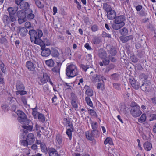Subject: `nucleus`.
Masks as SVG:
<instances>
[{"label": "nucleus", "instance_id": "obj_64", "mask_svg": "<svg viewBox=\"0 0 156 156\" xmlns=\"http://www.w3.org/2000/svg\"><path fill=\"white\" fill-rule=\"evenodd\" d=\"M44 42L45 44L47 46L50 45L51 44L50 41L48 39H45L44 40Z\"/></svg>", "mask_w": 156, "mask_h": 156}, {"label": "nucleus", "instance_id": "obj_52", "mask_svg": "<svg viewBox=\"0 0 156 156\" xmlns=\"http://www.w3.org/2000/svg\"><path fill=\"white\" fill-rule=\"evenodd\" d=\"M71 104L74 108L76 109L78 108V105L76 101L71 100Z\"/></svg>", "mask_w": 156, "mask_h": 156}, {"label": "nucleus", "instance_id": "obj_42", "mask_svg": "<svg viewBox=\"0 0 156 156\" xmlns=\"http://www.w3.org/2000/svg\"><path fill=\"white\" fill-rule=\"evenodd\" d=\"M0 66L2 72L3 73H5L6 72V68L2 61L0 62Z\"/></svg>", "mask_w": 156, "mask_h": 156}, {"label": "nucleus", "instance_id": "obj_21", "mask_svg": "<svg viewBox=\"0 0 156 156\" xmlns=\"http://www.w3.org/2000/svg\"><path fill=\"white\" fill-rule=\"evenodd\" d=\"M133 38V35H130L126 37H120V39L122 42L124 43L126 42L129 40H132Z\"/></svg>", "mask_w": 156, "mask_h": 156}, {"label": "nucleus", "instance_id": "obj_9", "mask_svg": "<svg viewBox=\"0 0 156 156\" xmlns=\"http://www.w3.org/2000/svg\"><path fill=\"white\" fill-rule=\"evenodd\" d=\"M41 49L42 52L41 55L43 57H47L51 54V52L50 50L47 48L41 47Z\"/></svg>", "mask_w": 156, "mask_h": 156}, {"label": "nucleus", "instance_id": "obj_27", "mask_svg": "<svg viewBox=\"0 0 156 156\" xmlns=\"http://www.w3.org/2000/svg\"><path fill=\"white\" fill-rule=\"evenodd\" d=\"M98 55L101 59L105 58L107 57V54L106 52L102 50L99 51Z\"/></svg>", "mask_w": 156, "mask_h": 156}, {"label": "nucleus", "instance_id": "obj_25", "mask_svg": "<svg viewBox=\"0 0 156 156\" xmlns=\"http://www.w3.org/2000/svg\"><path fill=\"white\" fill-rule=\"evenodd\" d=\"M101 42V39L100 37L97 36L94 37L92 40V43L93 44L97 45Z\"/></svg>", "mask_w": 156, "mask_h": 156}, {"label": "nucleus", "instance_id": "obj_5", "mask_svg": "<svg viewBox=\"0 0 156 156\" xmlns=\"http://www.w3.org/2000/svg\"><path fill=\"white\" fill-rule=\"evenodd\" d=\"M17 114L18 116L17 119L19 122L21 124H29L30 120L27 119V117L25 113L21 110H18Z\"/></svg>", "mask_w": 156, "mask_h": 156}, {"label": "nucleus", "instance_id": "obj_11", "mask_svg": "<svg viewBox=\"0 0 156 156\" xmlns=\"http://www.w3.org/2000/svg\"><path fill=\"white\" fill-rule=\"evenodd\" d=\"M38 33V36L36 38H34V40L33 41V42L34 43L36 44L40 45L41 42L43 41H42L40 39L43 35V33L41 30H39Z\"/></svg>", "mask_w": 156, "mask_h": 156}, {"label": "nucleus", "instance_id": "obj_40", "mask_svg": "<svg viewBox=\"0 0 156 156\" xmlns=\"http://www.w3.org/2000/svg\"><path fill=\"white\" fill-rule=\"evenodd\" d=\"M56 140L59 145H61L62 144V137L60 135L58 134L56 136Z\"/></svg>", "mask_w": 156, "mask_h": 156}, {"label": "nucleus", "instance_id": "obj_43", "mask_svg": "<svg viewBox=\"0 0 156 156\" xmlns=\"http://www.w3.org/2000/svg\"><path fill=\"white\" fill-rule=\"evenodd\" d=\"M115 67V65L113 64H110L106 68V72L108 73L110 70L112 69H113Z\"/></svg>", "mask_w": 156, "mask_h": 156}, {"label": "nucleus", "instance_id": "obj_58", "mask_svg": "<svg viewBox=\"0 0 156 156\" xmlns=\"http://www.w3.org/2000/svg\"><path fill=\"white\" fill-rule=\"evenodd\" d=\"M139 15L141 16H145L147 15V13L143 10H141L139 12Z\"/></svg>", "mask_w": 156, "mask_h": 156}, {"label": "nucleus", "instance_id": "obj_15", "mask_svg": "<svg viewBox=\"0 0 156 156\" xmlns=\"http://www.w3.org/2000/svg\"><path fill=\"white\" fill-rule=\"evenodd\" d=\"M20 9L23 10H29L30 5L27 2L23 1L21 2L20 4Z\"/></svg>", "mask_w": 156, "mask_h": 156}, {"label": "nucleus", "instance_id": "obj_23", "mask_svg": "<svg viewBox=\"0 0 156 156\" xmlns=\"http://www.w3.org/2000/svg\"><path fill=\"white\" fill-rule=\"evenodd\" d=\"M27 12L23 10H19L16 12L18 18H26Z\"/></svg>", "mask_w": 156, "mask_h": 156}, {"label": "nucleus", "instance_id": "obj_36", "mask_svg": "<svg viewBox=\"0 0 156 156\" xmlns=\"http://www.w3.org/2000/svg\"><path fill=\"white\" fill-rule=\"evenodd\" d=\"M38 118L39 121L42 123H44L45 121V118L44 115L42 114H38Z\"/></svg>", "mask_w": 156, "mask_h": 156}, {"label": "nucleus", "instance_id": "obj_33", "mask_svg": "<svg viewBox=\"0 0 156 156\" xmlns=\"http://www.w3.org/2000/svg\"><path fill=\"white\" fill-rule=\"evenodd\" d=\"M40 147L42 151L44 153L47 152L48 148L45 144L43 143H40Z\"/></svg>", "mask_w": 156, "mask_h": 156}, {"label": "nucleus", "instance_id": "obj_39", "mask_svg": "<svg viewBox=\"0 0 156 156\" xmlns=\"http://www.w3.org/2000/svg\"><path fill=\"white\" fill-rule=\"evenodd\" d=\"M119 74L117 73H114L111 75V79L115 81H118L119 80Z\"/></svg>", "mask_w": 156, "mask_h": 156}, {"label": "nucleus", "instance_id": "obj_59", "mask_svg": "<svg viewBox=\"0 0 156 156\" xmlns=\"http://www.w3.org/2000/svg\"><path fill=\"white\" fill-rule=\"evenodd\" d=\"M98 29V26L95 24L93 25L91 27V30L93 32H96Z\"/></svg>", "mask_w": 156, "mask_h": 156}, {"label": "nucleus", "instance_id": "obj_2", "mask_svg": "<svg viewBox=\"0 0 156 156\" xmlns=\"http://www.w3.org/2000/svg\"><path fill=\"white\" fill-rule=\"evenodd\" d=\"M66 73L69 78H73L78 74L77 68L76 65L72 63L68 64L66 65Z\"/></svg>", "mask_w": 156, "mask_h": 156}, {"label": "nucleus", "instance_id": "obj_38", "mask_svg": "<svg viewBox=\"0 0 156 156\" xmlns=\"http://www.w3.org/2000/svg\"><path fill=\"white\" fill-rule=\"evenodd\" d=\"M85 100L87 103L88 105L91 107L93 106V103L89 97L88 96L86 97L85 98Z\"/></svg>", "mask_w": 156, "mask_h": 156}, {"label": "nucleus", "instance_id": "obj_32", "mask_svg": "<svg viewBox=\"0 0 156 156\" xmlns=\"http://www.w3.org/2000/svg\"><path fill=\"white\" fill-rule=\"evenodd\" d=\"M16 88L18 91L20 90H24L25 88L23 84L22 83L20 82L17 83Z\"/></svg>", "mask_w": 156, "mask_h": 156}, {"label": "nucleus", "instance_id": "obj_48", "mask_svg": "<svg viewBox=\"0 0 156 156\" xmlns=\"http://www.w3.org/2000/svg\"><path fill=\"white\" fill-rule=\"evenodd\" d=\"M112 85L114 88L118 90H121V84H120L113 83Z\"/></svg>", "mask_w": 156, "mask_h": 156}, {"label": "nucleus", "instance_id": "obj_61", "mask_svg": "<svg viewBox=\"0 0 156 156\" xmlns=\"http://www.w3.org/2000/svg\"><path fill=\"white\" fill-rule=\"evenodd\" d=\"M52 103L55 105H56L57 104V102L58 101L57 100V97L56 95L54 96L52 98Z\"/></svg>", "mask_w": 156, "mask_h": 156}, {"label": "nucleus", "instance_id": "obj_28", "mask_svg": "<svg viewBox=\"0 0 156 156\" xmlns=\"http://www.w3.org/2000/svg\"><path fill=\"white\" fill-rule=\"evenodd\" d=\"M51 54V55L55 58H57L58 57L59 55V53L57 50L56 49H52Z\"/></svg>", "mask_w": 156, "mask_h": 156}, {"label": "nucleus", "instance_id": "obj_57", "mask_svg": "<svg viewBox=\"0 0 156 156\" xmlns=\"http://www.w3.org/2000/svg\"><path fill=\"white\" fill-rule=\"evenodd\" d=\"M16 92L17 95L20 94L21 95H25L27 93L26 91L23 90L17 91H16Z\"/></svg>", "mask_w": 156, "mask_h": 156}, {"label": "nucleus", "instance_id": "obj_29", "mask_svg": "<svg viewBox=\"0 0 156 156\" xmlns=\"http://www.w3.org/2000/svg\"><path fill=\"white\" fill-rule=\"evenodd\" d=\"M7 100L9 104H15L16 102V99L12 97H8Z\"/></svg>", "mask_w": 156, "mask_h": 156}, {"label": "nucleus", "instance_id": "obj_50", "mask_svg": "<svg viewBox=\"0 0 156 156\" xmlns=\"http://www.w3.org/2000/svg\"><path fill=\"white\" fill-rule=\"evenodd\" d=\"M105 144H107L109 143L110 144H112V140L111 138L109 137L107 138L104 142Z\"/></svg>", "mask_w": 156, "mask_h": 156}, {"label": "nucleus", "instance_id": "obj_62", "mask_svg": "<svg viewBox=\"0 0 156 156\" xmlns=\"http://www.w3.org/2000/svg\"><path fill=\"white\" fill-rule=\"evenodd\" d=\"M26 20V18H18V22L20 24H22Z\"/></svg>", "mask_w": 156, "mask_h": 156}, {"label": "nucleus", "instance_id": "obj_54", "mask_svg": "<svg viewBox=\"0 0 156 156\" xmlns=\"http://www.w3.org/2000/svg\"><path fill=\"white\" fill-rule=\"evenodd\" d=\"M102 59H103L102 61L104 65H107L109 64L110 60L109 59H108L107 57L105 58H103Z\"/></svg>", "mask_w": 156, "mask_h": 156}, {"label": "nucleus", "instance_id": "obj_45", "mask_svg": "<svg viewBox=\"0 0 156 156\" xmlns=\"http://www.w3.org/2000/svg\"><path fill=\"white\" fill-rule=\"evenodd\" d=\"M147 88H148V86L147 83H143L140 86L141 89L143 91H146Z\"/></svg>", "mask_w": 156, "mask_h": 156}, {"label": "nucleus", "instance_id": "obj_20", "mask_svg": "<svg viewBox=\"0 0 156 156\" xmlns=\"http://www.w3.org/2000/svg\"><path fill=\"white\" fill-rule=\"evenodd\" d=\"M19 34L22 37L25 36L27 34L28 30L25 27H21L18 30Z\"/></svg>", "mask_w": 156, "mask_h": 156}, {"label": "nucleus", "instance_id": "obj_31", "mask_svg": "<svg viewBox=\"0 0 156 156\" xmlns=\"http://www.w3.org/2000/svg\"><path fill=\"white\" fill-rule=\"evenodd\" d=\"M45 63L48 66L50 67H53L55 63L54 61L52 59L46 60Z\"/></svg>", "mask_w": 156, "mask_h": 156}, {"label": "nucleus", "instance_id": "obj_4", "mask_svg": "<svg viewBox=\"0 0 156 156\" xmlns=\"http://www.w3.org/2000/svg\"><path fill=\"white\" fill-rule=\"evenodd\" d=\"M130 106L131 107L130 113L132 116L136 118L139 116L141 114L142 112L140 110V108L136 103L132 102Z\"/></svg>", "mask_w": 156, "mask_h": 156}, {"label": "nucleus", "instance_id": "obj_49", "mask_svg": "<svg viewBox=\"0 0 156 156\" xmlns=\"http://www.w3.org/2000/svg\"><path fill=\"white\" fill-rule=\"evenodd\" d=\"M71 128H69L67 129L66 133V134L69 137L70 140L72 138V131L71 129Z\"/></svg>", "mask_w": 156, "mask_h": 156}, {"label": "nucleus", "instance_id": "obj_47", "mask_svg": "<svg viewBox=\"0 0 156 156\" xmlns=\"http://www.w3.org/2000/svg\"><path fill=\"white\" fill-rule=\"evenodd\" d=\"M154 114H151L150 115V118L149 119L150 121L156 120V112H154Z\"/></svg>", "mask_w": 156, "mask_h": 156}, {"label": "nucleus", "instance_id": "obj_7", "mask_svg": "<svg viewBox=\"0 0 156 156\" xmlns=\"http://www.w3.org/2000/svg\"><path fill=\"white\" fill-rule=\"evenodd\" d=\"M17 6L13 7H9L7 8V11L9 12V15L11 16L16 18L15 14L17 12L19 9V7Z\"/></svg>", "mask_w": 156, "mask_h": 156}, {"label": "nucleus", "instance_id": "obj_34", "mask_svg": "<svg viewBox=\"0 0 156 156\" xmlns=\"http://www.w3.org/2000/svg\"><path fill=\"white\" fill-rule=\"evenodd\" d=\"M146 120V116L145 114H142L140 117L138 121L140 123H143L145 122Z\"/></svg>", "mask_w": 156, "mask_h": 156}, {"label": "nucleus", "instance_id": "obj_56", "mask_svg": "<svg viewBox=\"0 0 156 156\" xmlns=\"http://www.w3.org/2000/svg\"><path fill=\"white\" fill-rule=\"evenodd\" d=\"M102 35L104 37L111 38V36L110 34L107 33L105 32H102Z\"/></svg>", "mask_w": 156, "mask_h": 156}, {"label": "nucleus", "instance_id": "obj_30", "mask_svg": "<svg viewBox=\"0 0 156 156\" xmlns=\"http://www.w3.org/2000/svg\"><path fill=\"white\" fill-rule=\"evenodd\" d=\"M28 11L29 12H27L28 14L27 18L28 20H32L34 18V15L32 13L33 11L31 9H29Z\"/></svg>", "mask_w": 156, "mask_h": 156}, {"label": "nucleus", "instance_id": "obj_44", "mask_svg": "<svg viewBox=\"0 0 156 156\" xmlns=\"http://www.w3.org/2000/svg\"><path fill=\"white\" fill-rule=\"evenodd\" d=\"M35 109L36 108L33 109V112H32V115L34 118L35 119L37 118V117H38V114H40L38 112L35 111Z\"/></svg>", "mask_w": 156, "mask_h": 156}, {"label": "nucleus", "instance_id": "obj_14", "mask_svg": "<svg viewBox=\"0 0 156 156\" xmlns=\"http://www.w3.org/2000/svg\"><path fill=\"white\" fill-rule=\"evenodd\" d=\"M50 77L47 73H44L43 77L40 79L41 83H39V84L41 85L46 83L48 81V80L50 79Z\"/></svg>", "mask_w": 156, "mask_h": 156}, {"label": "nucleus", "instance_id": "obj_16", "mask_svg": "<svg viewBox=\"0 0 156 156\" xmlns=\"http://www.w3.org/2000/svg\"><path fill=\"white\" fill-rule=\"evenodd\" d=\"M26 139L29 142V145H31L34 142L35 140L34 134L31 133L27 136Z\"/></svg>", "mask_w": 156, "mask_h": 156}, {"label": "nucleus", "instance_id": "obj_51", "mask_svg": "<svg viewBox=\"0 0 156 156\" xmlns=\"http://www.w3.org/2000/svg\"><path fill=\"white\" fill-rule=\"evenodd\" d=\"M89 113L91 116L96 117L97 114L96 112L93 109H89L88 110Z\"/></svg>", "mask_w": 156, "mask_h": 156}, {"label": "nucleus", "instance_id": "obj_1", "mask_svg": "<svg viewBox=\"0 0 156 156\" xmlns=\"http://www.w3.org/2000/svg\"><path fill=\"white\" fill-rule=\"evenodd\" d=\"M126 17L123 15L116 16L113 21L114 23L112 25V28L116 30H118L125 25Z\"/></svg>", "mask_w": 156, "mask_h": 156}, {"label": "nucleus", "instance_id": "obj_10", "mask_svg": "<svg viewBox=\"0 0 156 156\" xmlns=\"http://www.w3.org/2000/svg\"><path fill=\"white\" fill-rule=\"evenodd\" d=\"M25 66L30 71L33 72L35 70V65L31 61H27L26 63Z\"/></svg>", "mask_w": 156, "mask_h": 156}, {"label": "nucleus", "instance_id": "obj_55", "mask_svg": "<svg viewBox=\"0 0 156 156\" xmlns=\"http://www.w3.org/2000/svg\"><path fill=\"white\" fill-rule=\"evenodd\" d=\"M80 67L85 72H86L87 69L89 68V66L88 65H85L82 64L80 66Z\"/></svg>", "mask_w": 156, "mask_h": 156}, {"label": "nucleus", "instance_id": "obj_17", "mask_svg": "<svg viewBox=\"0 0 156 156\" xmlns=\"http://www.w3.org/2000/svg\"><path fill=\"white\" fill-rule=\"evenodd\" d=\"M70 118H64L63 120V123L65 126H69L73 129V126L70 122Z\"/></svg>", "mask_w": 156, "mask_h": 156}, {"label": "nucleus", "instance_id": "obj_3", "mask_svg": "<svg viewBox=\"0 0 156 156\" xmlns=\"http://www.w3.org/2000/svg\"><path fill=\"white\" fill-rule=\"evenodd\" d=\"M103 7L104 10L107 13V16L108 19L110 20H114L116 16L115 11L112 9L110 5L107 3L103 4Z\"/></svg>", "mask_w": 156, "mask_h": 156}, {"label": "nucleus", "instance_id": "obj_6", "mask_svg": "<svg viewBox=\"0 0 156 156\" xmlns=\"http://www.w3.org/2000/svg\"><path fill=\"white\" fill-rule=\"evenodd\" d=\"M2 20L5 26L10 27V23L11 22H15L16 20V18L9 15L4 14L2 16Z\"/></svg>", "mask_w": 156, "mask_h": 156}, {"label": "nucleus", "instance_id": "obj_41", "mask_svg": "<svg viewBox=\"0 0 156 156\" xmlns=\"http://www.w3.org/2000/svg\"><path fill=\"white\" fill-rule=\"evenodd\" d=\"M120 32L122 35H126L128 33V30L127 28L124 27L120 30Z\"/></svg>", "mask_w": 156, "mask_h": 156}, {"label": "nucleus", "instance_id": "obj_24", "mask_svg": "<svg viewBox=\"0 0 156 156\" xmlns=\"http://www.w3.org/2000/svg\"><path fill=\"white\" fill-rule=\"evenodd\" d=\"M143 147L146 151H150L152 148V144L149 141L145 142L143 144Z\"/></svg>", "mask_w": 156, "mask_h": 156}, {"label": "nucleus", "instance_id": "obj_18", "mask_svg": "<svg viewBox=\"0 0 156 156\" xmlns=\"http://www.w3.org/2000/svg\"><path fill=\"white\" fill-rule=\"evenodd\" d=\"M85 134L86 138L89 140L93 141V142H94V144L96 143V141L94 139V138L93 135L91 134V133H90L89 131H87L85 132Z\"/></svg>", "mask_w": 156, "mask_h": 156}, {"label": "nucleus", "instance_id": "obj_46", "mask_svg": "<svg viewBox=\"0 0 156 156\" xmlns=\"http://www.w3.org/2000/svg\"><path fill=\"white\" fill-rule=\"evenodd\" d=\"M129 81L130 84L133 88H137V86H134V84L136 81L134 79H129Z\"/></svg>", "mask_w": 156, "mask_h": 156}, {"label": "nucleus", "instance_id": "obj_12", "mask_svg": "<svg viewBox=\"0 0 156 156\" xmlns=\"http://www.w3.org/2000/svg\"><path fill=\"white\" fill-rule=\"evenodd\" d=\"M84 89L85 90V94L88 97H92L93 95V91L90 86L85 85Z\"/></svg>", "mask_w": 156, "mask_h": 156}, {"label": "nucleus", "instance_id": "obj_53", "mask_svg": "<svg viewBox=\"0 0 156 156\" xmlns=\"http://www.w3.org/2000/svg\"><path fill=\"white\" fill-rule=\"evenodd\" d=\"M21 145H23L24 146H27L29 148V147L28 146V145H29V142H27L26 139L21 140Z\"/></svg>", "mask_w": 156, "mask_h": 156}, {"label": "nucleus", "instance_id": "obj_35", "mask_svg": "<svg viewBox=\"0 0 156 156\" xmlns=\"http://www.w3.org/2000/svg\"><path fill=\"white\" fill-rule=\"evenodd\" d=\"M91 134L94 137H97L99 136L100 132L97 129H93L91 132Z\"/></svg>", "mask_w": 156, "mask_h": 156}, {"label": "nucleus", "instance_id": "obj_26", "mask_svg": "<svg viewBox=\"0 0 156 156\" xmlns=\"http://www.w3.org/2000/svg\"><path fill=\"white\" fill-rule=\"evenodd\" d=\"M90 122L91 124L92 130L97 129H98V123L97 122L93 121L91 118H90Z\"/></svg>", "mask_w": 156, "mask_h": 156}, {"label": "nucleus", "instance_id": "obj_60", "mask_svg": "<svg viewBox=\"0 0 156 156\" xmlns=\"http://www.w3.org/2000/svg\"><path fill=\"white\" fill-rule=\"evenodd\" d=\"M37 6L39 8H42L44 6L43 4L41 3L40 1L37 2L35 3Z\"/></svg>", "mask_w": 156, "mask_h": 156}, {"label": "nucleus", "instance_id": "obj_22", "mask_svg": "<svg viewBox=\"0 0 156 156\" xmlns=\"http://www.w3.org/2000/svg\"><path fill=\"white\" fill-rule=\"evenodd\" d=\"M22 127L25 130H24V133H27V130L29 131H31L33 128V126L32 125H29V124L26 125V124H22Z\"/></svg>", "mask_w": 156, "mask_h": 156}, {"label": "nucleus", "instance_id": "obj_13", "mask_svg": "<svg viewBox=\"0 0 156 156\" xmlns=\"http://www.w3.org/2000/svg\"><path fill=\"white\" fill-rule=\"evenodd\" d=\"M47 152L49 154V156H59L57 151L52 147L48 148Z\"/></svg>", "mask_w": 156, "mask_h": 156}, {"label": "nucleus", "instance_id": "obj_8", "mask_svg": "<svg viewBox=\"0 0 156 156\" xmlns=\"http://www.w3.org/2000/svg\"><path fill=\"white\" fill-rule=\"evenodd\" d=\"M40 30H38L37 31L35 30H32L29 31V34L30 36V38L32 42H33L34 38L38 36V31Z\"/></svg>", "mask_w": 156, "mask_h": 156}, {"label": "nucleus", "instance_id": "obj_37", "mask_svg": "<svg viewBox=\"0 0 156 156\" xmlns=\"http://www.w3.org/2000/svg\"><path fill=\"white\" fill-rule=\"evenodd\" d=\"M108 52L112 56H115L117 53V51L115 48L113 47L111 48Z\"/></svg>", "mask_w": 156, "mask_h": 156}, {"label": "nucleus", "instance_id": "obj_19", "mask_svg": "<svg viewBox=\"0 0 156 156\" xmlns=\"http://www.w3.org/2000/svg\"><path fill=\"white\" fill-rule=\"evenodd\" d=\"M56 63L57 65L52 69V71L53 72L59 73L62 63L57 62Z\"/></svg>", "mask_w": 156, "mask_h": 156}, {"label": "nucleus", "instance_id": "obj_63", "mask_svg": "<svg viewBox=\"0 0 156 156\" xmlns=\"http://www.w3.org/2000/svg\"><path fill=\"white\" fill-rule=\"evenodd\" d=\"M63 85L66 89H71V86L69 85V84L66 83H64Z\"/></svg>", "mask_w": 156, "mask_h": 156}]
</instances>
